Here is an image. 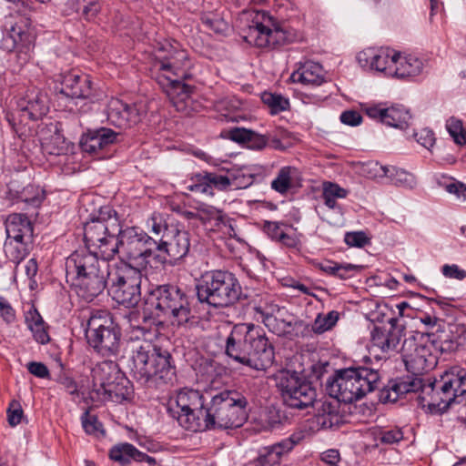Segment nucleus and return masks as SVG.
Wrapping results in <instances>:
<instances>
[{"instance_id": "obj_10", "label": "nucleus", "mask_w": 466, "mask_h": 466, "mask_svg": "<svg viewBox=\"0 0 466 466\" xmlns=\"http://www.w3.org/2000/svg\"><path fill=\"white\" fill-rule=\"evenodd\" d=\"M119 223L116 212L110 208L101 209L100 216L84 226V239L88 250L99 253L106 259L114 258Z\"/></svg>"}, {"instance_id": "obj_25", "label": "nucleus", "mask_w": 466, "mask_h": 466, "mask_svg": "<svg viewBox=\"0 0 466 466\" xmlns=\"http://www.w3.org/2000/svg\"><path fill=\"white\" fill-rule=\"evenodd\" d=\"M109 275L110 271L103 270L98 274L86 276L84 274L76 276V278H66V280L74 288L78 297L90 302L104 291Z\"/></svg>"}, {"instance_id": "obj_51", "label": "nucleus", "mask_w": 466, "mask_h": 466, "mask_svg": "<svg viewBox=\"0 0 466 466\" xmlns=\"http://www.w3.org/2000/svg\"><path fill=\"white\" fill-rule=\"evenodd\" d=\"M390 166H383L379 162H369L364 167V171L370 178H387Z\"/></svg>"}, {"instance_id": "obj_30", "label": "nucleus", "mask_w": 466, "mask_h": 466, "mask_svg": "<svg viewBox=\"0 0 466 466\" xmlns=\"http://www.w3.org/2000/svg\"><path fill=\"white\" fill-rule=\"evenodd\" d=\"M325 70L319 63L308 60L299 63L298 68L291 74L293 83L318 86L325 82Z\"/></svg>"}, {"instance_id": "obj_16", "label": "nucleus", "mask_w": 466, "mask_h": 466, "mask_svg": "<svg viewBox=\"0 0 466 466\" xmlns=\"http://www.w3.org/2000/svg\"><path fill=\"white\" fill-rule=\"evenodd\" d=\"M189 248V233L171 228L163 235V239L157 241L155 259L161 264L175 265L188 254Z\"/></svg>"}, {"instance_id": "obj_52", "label": "nucleus", "mask_w": 466, "mask_h": 466, "mask_svg": "<svg viewBox=\"0 0 466 466\" xmlns=\"http://www.w3.org/2000/svg\"><path fill=\"white\" fill-rule=\"evenodd\" d=\"M345 243L350 247L363 248L370 241L362 231L347 232L344 236Z\"/></svg>"}, {"instance_id": "obj_5", "label": "nucleus", "mask_w": 466, "mask_h": 466, "mask_svg": "<svg viewBox=\"0 0 466 466\" xmlns=\"http://www.w3.org/2000/svg\"><path fill=\"white\" fill-rule=\"evenodd\" d=\"M380 383L379 371L367 367L349 368L337 372L328 383L329 395L350 403L375 390Z\"/></svg>"}, {"instance_id": "obj_37", "label": "nucleus", "mask_w": 466, "mask_h": 466, "mask_svg": "<svg viewBox=\"0 0 466 466\" xmlns=\"http://www.w3.org/2000/svg\"><path fill=\"white\" fill-rule=\"evenodd\" d=\"M25 324L33 334L34 339L40 344H46L50 340L46 325L42 316L35 309H31L25 313Z\"/></svg>"}, {"instance_id": "obj_7", "label": "nucleus", "mask_w": 466, "mask_h": 466, "mask_svg": "<svg viewBox=\"0 0 466 466\" xmlns=\"http://www.w3.org/2000/svg\"><path fill=\"white\" fill-rule=\"evenodd\" d=\"M201 303L213 307H228L238 301L242 289L237 277L228 270H210L204 273L196 286Z\"/></svg>"}, {"instance_id": "obj_6", "label": "nucleus", "mask_w": 466, "mask_h": 466, "mask_svg": "<svg viewBox=\"0 0 466 466\" xmlns=\"http://www.w3.org/2000/svg\"><path fill=\"white\" fill-rule=\"evenodd\" d=\"M248 400L238 391L223 390L211 397L206 409L207 430L241 427L248 419Z\"/></svg>"}, {"instance_id": "obj_14", "label": "nucleus", "mask_w": 466, "mask_h": 466, "mask_svg": "<svg viewBox=\"0 0 466 466\" xmlns=\"http://www.w3.org/2000/svg\"><path fill=\"white\" fill-rule=\"evenodd\" d=\"M244 39L249 45L258 47L274 48L289 43L292 40V35L280 26L272 15L262 11L256 14Z\"/></svg>"}, {"instance_id": "obj_12", "label": "nucleus", "mask_w": 466, "mask_h": 466, "mask_svg": "<svg viewBox=\"0 0 466 466\" xmlns=\"http://www.w3.org/2000/svg\"><path fill=\"white\" fill-rule=\"evenodd\" d=\"M116 245L114 256L118 254L121 261L127 259L135 267L142 268L148 258L155 259L157 240L138 228H119Z\"/></svg>"}, {"instance_id": "obj_55", "label": "nucleus", "mask_w": 466, "mask_h": 466, "mask_svg": "<svg viewBox=\"0 0 466 466\" xmlns=\"http://www.w3.org/2000/svg\"><path fill=\"white\" fill-rule=\"evenodd\" d=\"M283 224L276 221H264L263 230L274 241H278L284 232Z\"/></svg>"}, {"instance_id": "obj_50", "label": "nucleus", "mask_w": 466, "mask_h": 466, "mask_svg": "<svg viewBox=\"0 0 466 466\" xmlns=\"http://www.w3.org/2000/svg\"><path fill=\"white\" fill-rule=\"evenodd\" d=\"M81 422L84 431L87 434H96L102 432V424L98 421L96 415H92L86 410L81 416Z\"/></svg>"}, {"instance_id": "obj_47", "label": "nucleus", "mask_w": 466, "mask_h": 466, "mask_svg": "<svg viewBox=\"0 0 466 466\" xmlns=\"http://www.w3.org/2000/svg\"><path fill=\"white\" fill-rule=\"evenodd\" d=\"M446 128L454 142L458 145H465L464 126L461 119L450 117L446 122Z\"/></svg>"}, {"instance_id": "obj_57", "label": "nucleus", "mask_w": 466, "mask_h": 466, "mask_svg": "<svg viewBox=\"0 0 466 466\" xmlns=\"http://www.w3.org/2000/svg\"><path fill=\"white\" fill-rule=\"evenodd\" d=\"M361 269V266L351 263H339L337 278L340 279H348L352 278Z\"/></svg>"}, {"instance_id": "obj_59", "label": "nucleus", "mask_w": 466, "mask_h": 466, "mask_svg": "<svg viewBox=\"0 0 466 466\" xmlns=\"http://www.w3.org/2000/svg\"><path fill=\"white\" fill-rule=\"evenodd\" d=\"M101 9L99 0H87L86 5L83 8L81 13L82 16L90 21L93 20Z\"/></svg>"}, {"instance_id": "obj_28", "label": "nucleus", "mask_w": 466, "mask_h": 466, "mask_svg": "<svg viewBox=\"0 0 466 466\" xmlns=\"http://www.w3.org/2000/svg\"><path fill=\"white\" fill-rule=\"evenodd\" d=\"M117 133L106 127L88 131L80 141L84 152L96 155L116 140Z\"/></svg>"}, {"instance_id": "obj_31", "label": "nucleus", "mask_w": 466, "mask_h": 466, "mask_svg": "<svg viewBox=\"0 0 466 466\" xmlns=\"http://www.w3.org/2000/svg\"><path fill=\"white\" fill-rule=\"evenodd\" d=\"M304 438L302 432H295L289 438L265 448V453L259 457L260 462L264 465L278 464L282 456L288 454L292 449L299 444Z\"/></svg>"}, {"instance_id": "obj_15", "label": "nucleus", "mask_w": 466, "mask_h": 466, "mask_svg": "<svg viewBox=\"0 0 466 466\" xmlns=\"http://www.w3.org/2000/svg\"><path fill=\"white\" fill-rule=\"evenodd\" d=\"M284 402L290 408L304 409L316 400V390L311 383L296 373H287L279 382Z\"/></svg>"}, {"instance_id": "obj_42", "label": "nucleus", "mask_w": 466, "mask_h": 466, "mask_svg": "<svg viewBox=\"0 0 466 466\" xmlns=\"http://www.w3.org/2000/svg\"><path fill=\"white\" fill-rule=\"evenodd\" d=\"M20 201L24 202L27 208H37L46 198L45 190L35 185L25 187L18 195Z\"/></svg>"}, {"instance_id": "obj_34", "label": "nucleus", "mask_w": 466, "mask_h": 466, "mask_svg": "<svg viewBox=\"0 0 466 466\" xmlns=\"http://www.w3.org/2000/svg\"><path fill=\"white\" fill-rule=\"evenodd\" d=\"M299 171L297 167L284 166L276 174L270 183V187L277 193L285 196L299 185Z\"/></svg>"}, {"instance_id": "obj_45", "label": "nucleus", "mask_w": 466, "mask_h": 466, "mask_svg": "<svg viewBox=\"0 0 466 466\" xmlns=\"http://www.w3.org/2000/svg\"><path fill=\"white\" fill-rule=\"evenodd\" d=\"M198 219L203 224L214 221V226H218L223 221L222 212L213 206L201 204L198 207Z\"/></svg>"}, {"instance_id": "obj_24", "label": "nucleus", "mask_w": 466, "mask_h": 466, "mask_svg": "<svg viewBox=\"0 0 466 466\" xmlns=\"http://www.w3.org/2000/svg\"><path fill=\"white\" fill-rule=\"evenodd\" d=\"M389 327H375L371 331L372 348L379 349L382 353L390 355L398 351L403 337V328L398 325V319L391 318Z\"/></svg>"}, {"instance_id": "obj_33", "label": "nucleus", "mask_w": 466, "mask_h": 466, "mask_svg": "<svg viewBox=\"0 0 466 466\" xmlns=\"http://www.w3.org/2000/svg\"><path fill=\"white\" fill-rule=\"evenodd\" d=\"M5 232L8 239L20 242L30 238L33 228L28 218L24 214L13 213L5 219Z\"/></svg>"}, {"instance_id": "obj_8", "label": "nucleus", "mask_w": 466, "mask_h": 466, "mask_svg": "<svg viewBox=\"0 0 466 466\" xmlns=\"http://www.w3.org/2000/svg\"><path fill=\"white\" fill-rule=\"evenodd\" d=\"M146 304L152 315L167 319L172 324H186L192 317L187 296L174 285H160L153 289Z\"/></svg>"}, {"instance_id": "obj_2", "label": "nucleus", "mask_w": 466, "mask_h": 466, "mask_svg": "<svg viewBox=\"0 0 466 466\" xmlns=\"http://www.w3.org/2000/svg\"><path fill=\"white\" fill-rule=\"evenodd\" d=\"M226 354L257 370L271 366L275 352L264 330L252 323L235 325L226 339Z\"/></svg>"}, {"instance_id": "obj_20", "label": "nucleus", "mask_w": 466, "mask_h": 466, "mask_svg": "<svg viewBox=\"0 0 466 466\" xmlns=\"http://www.w3.org/2000/svg\"><path fill=\"white\" fill-rule=\"evenodd\" d=\"M56 82L60 85V93L67 97L88 99L92 96V81L89 76L77 70L60 73L56 76Z\"/></svg>"}, {"instance_id": "obj_41", "label": "nucleus", "mask_w": 466, "mask_h": 466, "mask_svg": "<svg viewBox=\"0 0 466 466\" xmlns=\"http://www.w3.org/2000/svg\"><path fill=\"white\" fill-rule=\"evenodd\" d=\"M387 179L391 185L409 189L414 188L417 185V180L413 174L395 166L390 167Z\"/></svg>"}, {"instance_id": "obj_49", "label": "nucleus", "mask_w": 466, "mask_h": 466, "mask_svg": "<svg viewBox=\"0 0 466 466\" xmlns=\"http://www.w3.org/2000/svg\"><path fill=\"white\" fill-rule=\"evenodd\" d=\"M375 439L381 444L391 445L400 442L403 439V432L400 428L380 430L376 433Z\"/></svg>"}, {"instance_id": "obj_62", "label": "nucleus", "mask_w": 466, "mask_h": 466, "mask_svg": "<svg viewBox=\"0 0 466 466\" xmlns=\"http://www.w3.org/2000/svg\"><path fill=\"white\" fill-rule=\"evenodd\" d=\"M27 370L37 378L46 379L49 377V370L42 362L31 361L27 364Z\"/></svg>"}, {"instance_id": "obj_35", "label": "nucleus", "mask_w": 466, "mask_h": 466, "mask_svg": "<svg viewBox=\"0 0 466 466\" xmlns=\"http://www.w3.org/2000/svg\"><path fill=\"white\" fill-rule=\"evenodd\" d=\"M228 137L237 143L246 144L247 147L253 150L265 148L269 142L268 135H261L251 129L235 127L228 131Z\"/></svg>"}, {"instance_id": "obj_53", "label": "nucleus", "mask_w": 466, "mask_h": 466, "mask_svg": "<svg viewBox=\"0 0 466 466\" xmlns=\"http://www.w3.org/2000/svg\"><path fill=\"white\" fill-rule=\"evenodd\" d=\"M148 227L154 234L157 236L161 235V239H163V235H165L171 228H174L173 226H167L159 214L152 215L148 220Z\"/></svg>"}, {"instance_id": "obj_63", "label": "nucleus", "mask_w": 466, "mask_h": 466, "mask_svg": "<svg viewBox=\"0 0 466 466\" xmlns=\"http://www.w3.org/2000/svg\"><path fill=\"white\" fill-rule=\"evenodd\" d=\"M23 410L17 403L11 404L7 410V419L11 426L15 427L21 422Z\"/></svg>"}, {"instance_id": "obj_26", "label": "nucleus", "mask_w": 466, "mask_h": 466, "mask_svg": "<svg viewBox=\"0 0 466 466\" xmlns=\"http://www.w3.org/2000/svg\"><path fill=\"white\" fill-rule=\"evenodd\" d=\"M230 177L216 172L203 171L191 178L187 188L195 193L213 196L215 190L224 191L230 187Z\"/></svg>"}, {"instance_id": "obj_29", "label": "nucleus", "mask_w": 466, "mask_h": 466, "mask_svg": "<svg viewBox=\"0 0 466 466\" xmlns=\"http://www.w3.org/2000/svg\"><path fill=\"white\" fill-rule=\"evenodd\" d=\"M124 373L114 361H102L92 370L93 391L97 398L106 390L111 383L117 380Z\"/></svg>"}, {"instance_id": "obj_48", "label": "nucleus", "mask_w": 466, "mask_h": 466, "mask_svg": "<svg viewBox=\"0 0 466 466\" xmlns=\"http://www.w3.org/2000/svg\"><path fill=\"white\" fill-rule=\"evenodd\" d=\"M5 250L10 260L16 264H19L28 254L25 240L15 242V244H13L10 240V242L5 243Z\"/></svg>"}, {"instance_id": "obj_13", "label": "nucleus", "mask_w": 466, "mask_h": 466, "mask_svg": "<svg viewBox=\"0 0 466 466\" xmlns=\"http://www.w3.org/2000/svg\"><path fill=\"white\" fill-rule=\"evenodd\" d=\"M142 268L120 261L110 271L112 299L127 308H133L141 299Z\"/></svg>"}, {"instance_id": "obj_17", "label": "nucleus", "mask_w": 466, "mask_h": 466, "mask_svg": "<svg viewBox=\"0 0 466 466\" xmlns=\"http://www.w3.org/2000/svg\"><path fill=\"white\" fill-rule=\"evenodd\" d=\"M99 253L91 250H76L66 260V277L76 278V276L92 275L109 271L108 260L98 258Z\"/></svg>"}, {"instance_id": "obj_19", "label": "nucleus", "mask_w": 466, "mask_h": 466, "mask_svg": "<svg viewBox=\"0 0 466 466\" xmlns=\"http://www.w3.org/2000/svg\"><path fill=\"white\" fill-rule=\"evenodd\" d=\"M144 110L137 104H127L112 98L106 106V120L109 125L127 129L137 125L144 116Z\"/></svg>"}, {"instance_id": "obj_60", "label": "nucleus", "mask_w": 466, "mask_h": 466, "mask_svg": "<svg viewBox=\"0 0 466 466\" xmlns=\"http://www.w3.org/2000/svg\"><path fill=\"white\" fill-rule=\"evenodd\" d=\"M415 137L418 143L426 148H431L435 143L434 133L428 128H423L416 133Z\"/></svg>"}, {"instance_id": "obj_61", "label": "nucleus", "mask_w": 466, "mask_h": 466, "mask_svg": "<svg viewBox=\"0 0 466 466\" xmlns=\"http://www.w3.org/2000/svg\"><path fill=\"white\" fill-rule=\"evenodd\" d=\"M339 119L345 125L356 127L361 123L362 117L357 111L347 110L341 113Z\"/></svg>"}, {"instance_id": "obj_64", "label": "nucleus", "mask_w": 466, "mask_h": 466, "mask_svg": "<svg viewBox=\"0 0 466 466\" xmlns=\"http://www.w3.org/2000/svg\"><path fill=\"white\" fill-rule=\"evenodd\" d=\"M277 242L280 243L283 247L291 249H299L300 243L299 238L295 234H289L285 231Z\"/></svg>"}, {"instance_id": "obj_39", "label": "nucleus", "mask_w": 466, "mask_h": 466, "mask_svg": "<svg viewBox=\"0 0 466 466\" xmlns=\"http://www.w3.org/2000/svg\"><path fill=\"white\" fill-rule=\"evenodd\" d=\"M28 25V20L25 17H20L19 21L10 25L5 37L6 43L11 41V45L7 46L9 49L16 48L29 41Z\"/></svg>"}, {"instance_id": "obj_27", "label": "nucleus", "mask_w": 466, "mask_h": 466, "mask_svg": "<svg viewBox=\"0 0 466 466\" xmlns=\"http://www.w3.org/2000/svg\"><path fill=\"white\" fill-rule=\"evenodd\" d=\"M366 114L370 118L380 120L389 127L400 129L406 128L410 119L409 111L400 105L390 107H385L382 105L370 106L366 108Z\"/></svg>"}, {"instance_id": "obj_44", "label": "nucleus", "mask_w": 466, "mask_h": 466, "mask_svg": "<svg viewBox=\"0 0 466 466\" xmlns=\"http://www.w3.org/2000/svg\"><path fill=\"white\" fill-rule=\"evenodd\" d=\"M66 140L63 136L57 132L50 137L41 139V147L44 153L54 156H60L66 151Z\"/></svg>"}, {"instance_id": "obj_54", "label": "nucleus", "mask_w": 466, "mask_h": 466, "mask_svg": "<svg viewBox=\"0 0 466 466\" xmlns=\"http://www.w3.org/2000/svg\"><path fill=\"white\" fill-rule=\"evenodd\" d=\"M229 189L247 188L254 182V176L251 174L230 175Z\"/></svg>"}, {"instance_id": "obj_1", "label": "nucleus", "mask_w": 466, "mask_h": 466, "mask_svg": "<svg viewBox=\"0 0 466 466\" xmlns=\"http://www.w3.org/2000/svg\"><path fill=\"white\" fill-rule=\"evenodd\" d=\"M420 392L419 402L431 413H442L466 394V369L452 366L439 379L426 381L421 377H403L389 381L380 394L382 402H396L401 396Z\"/></svg>"}, {"instance_id": "obj_11", "label": "nucleus", "mask_w": 466, "mask_h": 466, "mask_svg": "<svg viewBox=\"0 0 466 466\" xmlns=\"http://www.w3.org/2000/svg\"><path fill=\"white\" fill-rule=\"evenodd\" d=\"M204 402L205 397L200 391L184 388L170 399L168 410L181 427L191 431H203L207 430Z\"/></svg>"}, {"instance_id": "obj_23", "label": "nucleus", "mask_w": 466, "mask_h": 466, "mask_svg": "<svg viewBox=\"0 0 466 466\" xmlns=\"http://www.w3.org/2000/svg\"><path fill=\"white\" fill-rule=\"evenodd\" d=\"M255 319L260 320L270 331L278 336H286L291 327L292 319L286 310L277 305H258L254 308Z\"/></svg>"}, {"instance_id": "obj_46", "label": "nucleus", "mask_w": 466, "mask_h": 466, "mask_svg": "<svg viewBox=\"0 0 466 466\" xmlns=\"http://www.w3.org/2000/svg\"><path fill=\"white\" fill-rule=\"evenodd\" d=\"M261 98L263 103L270 108L272 114L282 112L289 106V99L279 94L265 92Z\"/></svg>"}, {"instance_id": "obj_22", "label": "nucleus", "mask_w": 466, "mask_h": 466, "mask_svg": "<svg viewBox=\"0 0 466 466\" xmlns=\"http://www.w3.org/2000/svg\"><path fill=\"white\" fill-rule=\"evenodd\" d=\"M397 51L390 48H367L360 52L357 60L360 66L392 76Z\"/></svg>"}, {"instance_id": "obj_18", "label": "nucleus", "mask_w": 466, "mask_h": 466, "mask_svg": "<svg viewBox=\"0 0 466 466\" xmlns=\"http://www.w3.org/2000/svg\"><path fill=\"white\" fill-rule=\"evenodd\" d=\"M401 356L407 370L412 373L410 377H420L434 365L430 348L414 339H405Z\"/></svg>"}, {"instance_id": "obj_56", "label": "nucleus", "mask_w": 466, "mask_h": 466, "mask_svg": "<svg viewBox=\"0 0 466 466\" xmlns=\"http://www.w3.org/2000/svg\"><path fill=\"white\" fill-rule=\"evenodd\" d=\"M441 273L443 276L449 279H454L458 280H462L466 279V270L461 268L456 264H445L441 268Z\"/></svg>"}, {"instance_id": "obj_3", "label": "nucleus", "mask_w": 466, "mask_h": 466, "mask_svg": "<svg viewBox=\"0 0 466 466\" xmlns=\"http://www.w3.org/2000/svg\"><path fill=\"white\" fill-rule=\"evenodd\" d=\"M155 67L158 70L156 79L170 102L177 111H185L191 93V87L181 81L190 76L187 52L170 44L162 45L156 53Z\"/></svg>"}, {"instance_id": "obj_40", "label": "nucleus", "mask_w": 466, "mask_h": 466, "mask_svg": "<svg viewBox=\"0 0 466 466\" xmlns=\"http://www.w3.org/2000/svg\"><path fill=\"white\" fill-rule=\"evenodd\" d=\"M348 194L349 190L341 187L336 183H323L321 198L326 207H328L329 209L339 208V206L337 203V199L346 198Z\"/></svg>"}, {"instance_id": "obj_38", "label": "nucleus", "mask_w": 466, "mask_h": 466, "mask_svg": "<svg viewBox=\"0 0 466 466\" xmlns=\"http://www.w3.org/2000/svg\"><path fill=\"white\" fill-rule=\"evenodd\" d=\"M132 392V387L128 379L123 375L111 383L105 391L98 397L102 400L121 401L127 400Z\"/></svg>"}, {"instance_id": "obj_9", "label": "nucleus", "mask_w": 466, "mask_h": 466, "mask_svg": "<svg viewBox=\"0 0 466 466\" xmlns=\"http://www.w3.org/2000/svg\"><path fill=\"white\" fill-rule=\"evenodd\" d=\"M85 335L89 347L102 357H115L119 353L121 330L109 311L93 310Z\"/></svg>"}, {"instance_id": "obj_4", "label": "nucleus", "mask_w": 466, "mask_h": 466, "mask_svg": "<svg viewBox=\"0 0 466 466\" xmlns=\"http://www.w3.org/2000/svg\"><path fill=\"white\" fill-rule=\"evenodd\" d=\"M170 360L167 350L143 340L133 350L130 370L134 379L142 385L167 384L176 377Z\"/></svg>"}, {"instance_id": "obj_32", "label": "nucleus", "mask_w": 466, "mask_h": 466, "mask_svg": "<svg viewBox=\"0 0 466 466\" xmlns=\"http://www.w3.org/2000/svg\"><path fill=\"white\" fill-rule=\"evenodd\" d=\"M109 458L119 463L121 466L128 465L132 461L143 462L146 461L150 465L156 463L153 457L139 451L134 445L124 442L113 446L108 452Z\"/></svg>"}, {"instance_id": "obj_36", "label": "nucleus", "mask_w": 466, "mask_h": 466, "mask_svg": "<svg viewBox=\"0 0 466 466\" xmlns=\"http://www.w3.org/2000/svg\"><path fill=\"white\" fill-rule=\"evenodd\" d=\"M423 68L420 59L411 55H401L397 52L392 77L406 78L420 75Z\"/></svg>"}, {"instance_id": "obj_21", "label": "nucleus", "mask_w": 466, "mask_h": 466, "mask_svg": "<svg viewBox=\"0 0 466 466\" xmlns=\"http://www.w3.org/2000/svg\"><path fill=\"white\" fill-rule=\"evenodd\" d=\"M17 108L21 122L41 119L49 110L47 95L39 88H29L17 101Z\"/></svg>"}, {"instance_id": "obj_43", "label": "nucleus", "mask_w": 466, "mask_h": 466, "mask_svg": "<svg viewBox=\"0 0 466 466\" xmlns=\"http://www.w3.org/2000/svg\"><path fill=\"white\" fill-rule=\"evenodd\" d=\"M339 319V313L336 310H331L325 315L319 313L314 319L310 329H307L315 334H322L330 330L337 324Z\"/></svg>"}, {"instance_id": "obj_58", "label": "nucleus", "mask_w": 466, "mask_h": 466, "mask_svg": "<svg viewBox=\"0 0 466 466\" xmlns=\"http://www.w3.org/2000/svg\"><path fill=\"white\" fill-rule=\"evenodd\" d=\"M0 315L6 323H13L15 319V310L11 304L0 296Z\"/></svg>"}]
</instances>
